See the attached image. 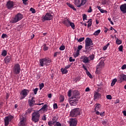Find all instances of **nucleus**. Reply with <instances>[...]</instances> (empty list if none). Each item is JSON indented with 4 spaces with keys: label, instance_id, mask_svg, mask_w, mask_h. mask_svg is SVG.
I'll return each instance as SVG.
<instances>
[{
    "label": "nucleus",
    "instance_id": "obj_1",
    "mask_svg": "<svg viewBox=\"0 0 126 126\" xmlns=\"http://www.w3.org/2000/svg\"><path fill=\"white\" fill-rule=\"evenodd\" d=\"M93 41L92 39L89 37H87L85 40V50H84L83 52L86 54H88L90 51L92 50L91 47H93Z\"/></svg>",
    "mask_w": 126,
    "mask_h": 126
},
{
    "label": "nucleus",
    "instance_id": "obj_2",
    "mask_svg": "<svg viewBox=\"0 0 126 126\" xmlns=\"http://www.w3.org/2000/svg\"><path fill=\"white\" fill-rule=\"evenodd\" d=\"M40 117H41V115H40V112L39 111H34L32 115V120L33 122V123H38L39 120H40Z\"/></svg>",
    "mask_w": 126,
    "mask_h": 126
},
{
    "label": "nucleus",
    "instance_id": "obj_3",
    "mask_svg": "<svg viewBox=\"0 0 126 126\" xmlns=\"http://www.w3.org/2000/svg\"><path fill=\"white\" fill-rule=\"evenodd\" d=\"M81 111V110L79 108L72 109L70 112V116L72 117V118H75L76 117H77V116L80 115Z\"/></svg>",
    "mask_w": 126,
    "mask_h": 126
},
{
    "label": "nucleus",
    "instance_id": "obj_4",
    "mask_svg": "<svg viewBox=\"0 0 126 126\" xmlns=\"http://www.w3.org/2000/svg\"><path fill=\"white\" fill-rule=\"evenodd\" d=\"M54 18V15L51 14V13H47L45 16H43L41 17V20L42 22L45 21H50Z\"/></svg>",
    "mask_w": 126,
    "mask_h": 126
},
{
    "label": "nucleus",
    "instance_id": "obj_5",
    "mask_svg": "<svg viewBox=\"0 0 126 126\" xmlns=\"http://www.w3.org/2000/svg\"><path fill=\"white\" fill-rule=\"evenodd\" d=\"M22 18H23V15L20 14V13H19L15 16V17L13 19H12L10 21V23H16V22H18V21H20V20H21Z\"/></svg>",
    "mask_w": 126,
    "mask_h": 126
},
{
    "label": "nucleus",
    "instance_id": "obj_6",
    "mask_svg": "<svg viewBox=\"0 0 126 126\" xmlns=\"http://www.w3.org/2000/svg\"><path fill=\"white\" fill-rule=\"evenodd\" d=\"M21 70V68H20V65L19 63H17L14 65L13 67V72L14 74H19L20 73V71Z\"/></svg>",
    "mask_w": 126,
    "mask_h": 126
},
{
    "label": "nucleus",
    "instance_id": "obj_7",
    "mask_svg": "<svg viewBox=\"0 0 126 126\" xmlns=\"http://www.w3.org/2000/svg\"><path fill=\"white\" fill-rule=\"evenodd\" d=\"M88 0H75L74 4L77 7H81L82 5H84Z\"/></svg>",
    "mask_w": 126,
    "mask_h": 126
},
{
    "label": "nucleus",
    "instance_id": "obj_8",
    "mask_svg": "<svg viewBox=\"0 0 126 126\" xmlns=\"http://www.w3.org/2000/svg\"><path fill=\"white\" fill-rule=\"evenodd\" d=\"M29 92H30V91L29 90L26 89L23 90L20 93V95H21V96L20 97V99L23 100V99H24L25 97L28 95V93H29Z\"/></svg>",
    "mask_w": 126,
    "mask_h": 126
},
{
    "label": "nucleus",
    "instance_id": "obj_9",
    "mask_svg": "<svg viewBox=\"0 0 126 126\" xmlns=\"http://www.w3.org/2000/svg\"><path fill=\"white\" fill-rule=\"evenodd\" d=\"M13 116L12 115H10L7 117H5V119H4V126H7L8 125H9V122H11L12 120H13Z\"/></svg>",
    "mask_w": 126,
    "mask_h": 126
},
{
    "label": "nucleus",
    "instance_id": "obj_10",
    "mask_svg": "<svg viewBox=\"0 0 126 126\" xmlns=\"http://www.w3.org/2000/svg\"><path fill=\"white\" fill-rule=\"evenodd\" d=\"M69 124L70 126H77V120L75 118H71L69 119Z\"/></svg>",
    "mask_w": 126,
    "mask_h": 126
},
{
    "label": "nucleus",
    "instance_id": "obj_11",
    "mask_svg": "<svg viewBox=\"0 0 126 126\" xmlns=\"http://www.w3.org/2000/svg\"><path fill=\"white\" fill-rule=\"evenodd\" d=\"M47 111L48 104H45L39 110L37 111V112H38V113H40H40L43 114V113H45V112H47Z\"/></svg>",
    "mask_w": 126,
    "mask_h": 126
},
{
    "label": "nucleus",
    "instance_id": "obj_12",
    "mask_svg": "<svg viewBox=\"0 0 126 126\" xmlns=\"http://www.w3.org/2000/svg\"><path fill=\"white\" fill-rule=\"evenodd\" d=\"M6 6L8 9H11V8H13V6H14L13 1H8L6 3Z\"/></svg>",
    "mask_w": 126,
    "mask_h": 126
},
{
    "label": "nucleus",
    "instance_id": "obj_13",
    "mask_svg": "<svg viewBox=\"0 0 126 126\" xmlns=\"http://www.w3.org/2000/svg\"><path fill=\"white\" fill-rule=\"evenodd\" d=\"M79 93L77 91H73V95L71 97V99H75V98H77V97H80Z\"/></svg>",
    "mask_w": 126,
    "mask_h": 126
},
{
    "label": "nucleus",
    "instance_id": "obj_14",
    "mask_svg": "<svg viewBox=\"0 0 126 126\" xmlns=\"http://www.w3.org/2000/svg\"><path fill=\"white\" fill-rule=\"evenodd\" d=\"M104 65L105 63H104V61H100L98 64L97 65L96 70H98V68H102V67H104Z\"/></svg>",
    "mask_w": 126,
    "mask_h": 126
},
{
    "label": "nucleus",
    "instance_id": "obj_15",
    "mask_svg": "<svg viewBox=\"0 0 126 126\" xmlns=\"http://www.w3.org/2000/svg\"><path fill=\"white\" fill-rule=\"evenodd\" d=\"M120 10L123 13H126V3H124L121 5Z\"/></svg>",
    "mask_w": 126,
    "mask_h": 126
},
{
    "label": "nucleus",
    "instance_id": "obj_16",
    "mask_svg": "<svg viewBox=\"0 0 126 126\" xmlns=\"http://www.w3.org/2000/svg\"><path fill=\"white\" fill-rule=\"evenodd\" d=\"M81 59L83 60V63H88L90 62L88 58L85 56H82Z\"/></svg>",
    "mask_w": 126,
    "mask_h": 126
},
{
    "label": "nucleus",
    "instance_id": "obj_17",
    "mask_svg": "<svg viewBox=\"0 0 126 126\" xmlns=\"http://www.w3.org/2000/svg\"><path fill=\"white\" fill-rule=\"evenodd\" d=\"M39 63L41 66H44V65H46V58L40 59L39 60Z\"/></svg>",
    "mask_w": 126,
    "mask_h": 126
},
{
    "label": "nucleus",
    "instance_id": "obj_18",
    "mask_svg": "<svg viewBox=\"0 0 126 126\" xmlns=\"http://www.w3.org/2000/svg\"><path fill=\"white\" fill-rule=\"evenodd\" d=\"M35 102L36 101H32V100H30V99H29L28 104L29 105V106L31 108H32V107H34V105H37L36 104L37 103H35Z\"/></svg>",
    "mask_w": 126,
    "mask_h": 126
},
{
    "label": "nucleus",
    "instance_id": "obj_19",
    "mask_svg": "<svg viewBox=\"0 0 126 126\" xmlns=\"http://www.w3.org/2000/svg\"><path fill=\"white\" fill-rule=\"evenodd\" d=\"M10 61H11V56H6L4 59L5 63H10Z\"/></svg>",
    "mask_w": 126,
    "mask_h": 126
},
{
    "label": "nucleus",
    "instance_id": "obj_20",
    "mask_svg": "<svg viewBox=\"0 0 126 126\" xmlns=\"http://www.w3.org/2000/svg\"><path fill=\"white\" fill-rule=\"evenodd\" d=\"M70 23V21L69 20L66 19L63 21V24L65 25L67 27H69V24Z\"/></svg>",
    "mask_w": 126,
    "mask_h": 126
},
{
    "label": "nucleus",
    "instance_id": "obj_21",
    "mask_svg": "<svg viewBox=\"0 0 126 126\" xmlns=\"http://www.w3.org/2000/svg\"><path fill=\"white\" fill-rule=\"evenodd\" d=\"M99 97H101V94L97 92L94 93V99H98Z\"/></svg>",
    "mask_w": 126,
    "mask_h": 126
},
{
    "label": "nucleus",
    "instance_id": "obj_22",
    "mask_svg": "<svg viewBox=\"0 0 126 126\" xmlns=\"http://www.w3.org/2000/svg\"><path fill=\"white\" fill-rule=\"evenodd\" d=\"M69 103L71 106H76V105H77V100L75 101H73V100H70Z\"/></svg>",
    "mask_w": 126,
    "mask_h": 126
},
{
    "label": "nucleus",
    "instance_id": "obj_23",
    "mask_svg": "<svg viewBox=\"0 0 126 126\" xmlns=\"http://www.w3.org/2000/svg\"><path fill=\"white\" fill-rule=\"evenodd\" d=\"M120 77H121L120 78L121 80L123 81H126V75H125V74L121 75Z\"/></svg>",
    "mask_w": 126,
    "mask_h": 126
},
{
    "label": "nucleus",
    "instance_id": "obj_24",
    "mask_svg": "<svg viewBox=\"0 0 126 126\" xmlns=\"http://www.w3.org/2000/svg\"><path fill=\"white\" fill-rule=\"evenodd\" d=\"M61 71L63 73V74H66L67 72H68V71L65 68H61Z\"/></svg>",
    "mask_w": 126,
    "mask_h": 126
},
{
    "label": "nucleus",
    "instance_id": "obj_25",
    "mask_svg": "<svg viewBox=\"0 0 126 126\" xmlns=\"http://www.w3.org/2000/svg\"><path fill=\"white\" fill-rule=\"evenodd\" d=\"M88 24V28H89V27H91V26L92 25V19H90L89 20V21L87 22Z\"/></svg>",
    "mask_w": 126,
    "mask_h": 126
},
{
    "label": "nucleus",
    "instance_id": "obj_26",
    "mask_svg": "<svg viewBox=\"0 0 126 126\" xmlns=\"http://www.w3.org/2000/svg\"><path fill=\"white\" fill-rule=\"evenodd\" d=\"M101 32L100 30H98L97 31H96L93 34L94 36H98L99 34H100V32Z\"/></svg>",
    "mask_w": 126,
    "mask_h": 126
},
{
    "label": "nucleus",
    "instance_id": "obj_27",
    "mask_svg": "<svg viewBox=\"0 0 126 126\" xmlns=\"http://www.w3.org/2000/svg\"><path fill=\"white\" fill-rule=\"evenodd\" d=\"M45 63H46V65H49V64L52 63V60L51 59L49 60L45 58Z\"/></svg>",
    "mask_w": 126,
    "mask_h": 126
},
{
    "label": "nucleus",
    "instance_id": "obj_28",
    "mask_svg": "<svg viewBox=\"0 0 126 126\" xmlns=\"http://www.w3.org/2000/svg\"><path fill=\"white\" fill-rule=\"evenodd\" d=\"M95 105H96V106L94 108V110H95V111L96 112V111H98V110L100 109V104L96 103Z\"/></svg>",
    "mask_w": 126,
    "mask_h": 126
},
{
    "label": "nucleus",
    "instance_id": "obj_29",
    "mask_svg": "<svg viewBox=\"0 0 126 126\" xmlns=\"http://www.w3.org/2000/svg\"><path fill=\"white\" fill-rule=\"evenodd\" d=\"M42 47L43 48V51H48V50H49V47L47 46L46 44H44Z\"/></svg>",
    "mask_w": 126,
    "mask_h": 126
},
{
    "label": "nucleus",
    "instance_id": "obj_30",
    "mask_svg": "<svg viewBox=\"0 0 126 126\" xmlns=\"http://www.w3.org/2000/svg\"><path fill=\"white\" fill-rule=\"evenodd\" d=\"M87 75H88V76H89V77H90V78H93V77H92V75L91 74V73H90V72L88 71V70L87 71H86Z\"/></svg>",
    "mask_w": 126,
    "mask_h": 126
},
{
    "label": "nucleus",
    "instance_id": "obj_31",
    "mask_svg": "<svg viewBox=\"0 0 126 126\" xmlns=\"http://www.w3.org/2000/svg\"><path fill=\"white\" fill-rule=\"evenodd\" d=\"M7 55V51L6 50H3L1 53V56L5 57Z\"/></svg>",
    "mask_w": 126,
    "mask_h": 126
},
{
    "label": "nucleus",
    "instance_id": "obj_32",
    "mask_svg": "<svg viewBox=\"0 0 126 126\" xmlns=\"http://www.w3.org/2000/svg\"><path fill=\"white\" fill-rule=\"evenodd\" d=\"M117 81V78H115L112 80V82L111 84V86H114L116 84V82Z\"/></svg>",
    "mask_w": 126,
    "mask_h": 126
},
{
    "label": "nucleus",
    "instance_id": "obj_33",
    "mask_svg": "<svg viewBox=\"0 0 126 126\" xmlns=\"http://www.w3.org/2000/svg\"><path fill=\"white\" fill-rule=\"evenodd\" d=\"M69 26H71L72 29H75V25L74 23L70 22Z\"/></svg>",
    "mask_w": 126,
    "mask_h": 126
},
{
    "label": "nucleus",
    "instance_id": "obj_34",
    "mask_svg": "<svg viewBox=\"0 0 126 126\" xmlns=\"http://www.w3.org/2000/svg\"><path fill=\"white\" fill-rule=\"evenodd\" d=\"M116 42L117 45H121L122 43V40L119 39V38H117Z\"/></svg>",
    "mask_w": 126,
    "mask_h": 126
},
{
    "label": "nucleus",
    "instance_id": "obj_35",
    "mask_svg": "<svg viewBox=\"0 0 126 126\" xmlns=\"http://www.w3.org/2000/svg\"><path fill=\"white\" fill-rule=\"evenodd\" d=\"M110 46V43H107L105 46H104L103 48V51H106L108 47Z\"/></svg>",
    "mask_w": 126,
    "mask_h": 126
},
{
    "label": "nucleus",
    "instance_id": "obj_36",
    "mask_svg": "<svg viewBox=\"0 0 126 126\" xmlns=\"http://www.w3.org/2000/svg\"><path fill=\"white\" fill-rule=\"evenodd\" d=\"M81 79V78H80V76H78L75 78V82H77V81H80V80Z\"/></svg>",
    "mask_w": 126,
    "mask_h": 126
},
{
    "label": "nucleus",
    "instance_id": "obj_37",
    "mask_svg": "<svg viewBox=\"0 0 126 126\" xmlns=\"http://www.w3.org/2000/svg\"><path fill=\"white\" fill-rule=\"evenodd\" d=\"M64 101V96L63 95H60V102H63Z\"/></svg>",
    "mask_w": 126,
    "mask_h": 126
},
{
    "label": "nucleus",
    "instance_id": "obj_38",
    "mask_svg": "<svg viewBox=\"0 0 126 126\" xmlns=\"http://www.w3.org/2000/svg\"><path fill=\"white\" fill-rule=\"evenodd\" d=\"M38 90H39V88H36L33 90V93H34V95L37 94V92H38Z\"/></svg>",
    "mask_w": 126,
    "mask_h": 126
},
{
    "label": "nucleus",
    "instance_id": "obj_39",
    "mask_svg": "<svg viewBox=\"0 0 126 126\" xmlns=\"http://www.w3.org/2000/svg\"><path fill=\"white\" fill-rule=\"evenodd\" d=\"M89 58L91 60V61H93V60H94V59H95V55H91L89 56Z\"/></svg>",
    "mask_w": 126,
    "mask_h": 126
},
{
    "label": "nucleus",
    "instance_id": "obj_40",
    "mask_svg": "<svg viewBox=\"0 0 126 126\" xmlns=\"http://www.w3.org/2000/svg\"><path fill=\"white\" fill-rule=\"evenodd\" d=\"M123 49H124V46L123 45H120L118 48L119 52H123Z\"/></svg>",
    "mask_w": 126,
    "mask_h": 126
},
{
    "label": "nucleus",
    "instance_id": "obj_41",
    "mask_svg": "<svg viewBox=\"0 0 126 126\" xmlns=\"http://www.w3.org/2000/svg\"><path fill=\"white\" fill-rule=\"evenodd\" d=\"M44 86H45L44 85V83H42L41 84H39V89H40V90L43 89V88H44Z\"/></svg>",
    "mask_w": 126,
    "mask_h": 126
},
{
    "label": "nucleus",
    "instance_id": "obj_42",
    "mask_svg": "<svg viewBox=\"0 0 126 126\" xmlns=\"http://www.w3.org/2000/svg\"><path fill=\"white\" fill-rule=\"evenodd\" d=\"M83 19L84 21V20H87V15L84 14L83 15Z\"/></svg>",
    "mask_w": 126,
    "mask_h": 126
},
{
    "label": "nucleus",
    "instance_id": "obj_43",
    "mask_svg": "<svg viewBox=\"0 0 126 126\" xmlns=\"http://www.w3.org/2000/svg\"><path fill=\"white\" fill-rule=\"evenodd\" d=\"M85 39V38L84 37H82V38H79V39H77V40L78 42H83V41H84Z\"/></svg>",
    "mask_w": 126,
    "mask_h": 126
},
{
    "label": "nucleus",
    "instance_id": "obj_44",
    "mask_svg": "<svg viewBox=\"0 0 126 126\" xmlns=\"http://www.w3.org/2000/svg\"><path fill=\"white\" fill-rule=\"evenodd\" d=\"M59 49L60 51H63L65 49V46L64 45H62Z\"/></svg>",
    "mask_w": 126,
    "mask_h": 126
},
{
    "label": "nucleus",
    "instance_id": "obj_45",
    "mask_svg": "<svg viewBox=\"0 0 126 126\" xmlns=\"http://www.w3.org/2000/svg\"><path fill=\"white\" fill-rule=\"evenodd\" d=\"M73 99H74L71 100L74 102L77 100V103H78V100H79V99H80V97H77L73 98Z\"/></svg>",
    "mask_w": 126,
    "mask_h": 126
},
{
    "label": "nucleus",
    "instance_id": "obj_46",
    "mask_svg": "<svg viewBox=\"0 0 126 126\" xmlns=\"http://www.w3.org/2000/svg\"><path fill=\"white\" fill-rule=\"evenodd\" d=\"M30 10H31V11H32V13H36V10H35V9H34L32 7L30 8Z\"/></svg>",
    "mask_w": 126,
    "mask_h": 126
},
{
    "label": "nucleus",
    "instance_id": "obj_47",
    "mask_svg": "<svg viewBox=\"0 0 126 126\" xmlns=\"http://www.w3.org/2000/svg\"><path fill=\"white\" fill-rule=\"evenodd\" d=\"M106 98L108 100H112V95L108 94L106 95Z\"/></svg>",
    "mask_w": 126,
    "mask_h": 126
},
{
    "label": "nucleus",
    "instance_id": "obj_48",
    "mask_svg": "<svg viewBox=\"0 0 126 126\" xmlns=\"http://www.w3.org/2000/svg\"><path fill=\"white\" fill-rule=\"evenodd\" d=\"M69 61L70 63H71L72 62H75V59H72V57H70L69 59Z\"/></svg>",
    "mask_w": 126,
    "mask_h": 126
},
{
    "label": "nucleus",
    "instance_id": "obj_49",
    "mask_svg": "<svg viewBox=\"0 0 126 126\" xmlns=\"http://www.w3.org/2000/svg\"><path fill=\"white\" fill-rule=\"evenodd\" d=\"M54 126H62V124L59 122H57L56 124L54 125Z\"/></svg>",
    "mask_w": 126,
    "mask_h": 126
},
{
    "label": "nucleus",
    "instance_id": "obj_50",
    "mask_svg": "<svg viewBox=\"0 0 126 126\" xmlns=\"http://www.w3.org/2000/svg\"><path fill=\"white\" fill-rule=\"evenodd\" d=\"M92 11H93L92 7H91V6H90L89 7V8L88 10V12L91 13Z\"/></svg>",
    "mask_w": 126,
    "mask_h": 126
},
{
    "label": "nucleus",
    "instance_id": "obj_51",
    "mask_svg": "<svg viewBox=\"0 0 126 126\" xmlns=\"http://www.w3.org/2000/svg\"><path fill=\"white\" fill-rule=\"evenodd\" d=\"M32 111H33V109L32 108L28 109L27 111L28 114H31V112H32Z\"/></svg>",
    "mask_w": 126,
    "mask_h": 126
},
{
    "label": "nucleus",
    "instance_id": "obj_52",
    "mask_svg": "<svg viewBox=\"0 0 126 126\" xmlns=\"http://www.w3.org/2000/svg\"><path fill=\"white\" fill-rule=\"evenodd\" d=\"M53 108L54 109H57L58 108V104L57 103H54L53 104Z\"/></svg>",
    "mask_w": 126,
    "mask_h": 126
},
{
    "label": "nucleus",
    "instance_id": "obj_53",
    "mask_svg": "<svg viewBox=\"0 0 126 126\" xmlns=\"http://www.w3.org/2000/svg\"><path fill=\"white\" fill-rule=\"evenodd\" d=\"M7 37V35L6 34L3 33L1 35V38L2 39H4V38H6Z\"/></svg>",
    "mask_w": 126,
    "mask_h": 126
},
{
    "label": "nucleus",
    "instance_id": "obj_54",
    "mask_svg": "<svg viewBox=\"0 0 126 126\" xmlns=\"http://www.w3.org/2000/svg\"><path fill=\"white\" fill-rule=\"evenodd\" d=\"M99 11H100V12L101 13H107V10H104V9H100V10Z\"/></svg>",
    "mask_w": 126,
    "mask_h": 126
},
{
    "label": "nucleus",
    "instance_id": "obj_55",
    "mask_svg": "<svg viewBox=\"0 0 126 126\" xmlns=\"http://www.w3.org/2000/svg\"><path fill=\"white\" fill-rule=\"evenodd\" d=\"M68 97L71 96V90H69V91L68 92Z\"/></svg>",
    "mask_w": 126,
    "mask_h": 126
},
{
    "label": "nucleus",
    "instance_id": "obj_56",
    "mask_svg": "<svg viewBox=\"0 0 126 126\" xmlns=\"http://www.w3.org/2000/svg\"><path fill=\"white\" fill-rule=\"evenodd\" d=\"M48 125L49 126H53V123H52V121H49L48 122Z\"/></svg>",
    "mask_w": 126,
    "mask_h": 126
},
{
    "label": "nucleus",
    "instance_id": "obj_57",
    "mask_svg": "<svg viewBox=\"0 0 126 126\" xmlns=\"http://www.w3.org/2000/svg\"><path fill=\"white\" fill-rule=\"evenodd\" d=\"M82 48H83V47L82 46V45H79L78 46V49L77 50H79L80 51H81V49H82Z\"/></svg>",
    "mask_w": 126,
    "mask_h": 126
},
{
    "label": "nucleus",
    "instance_id": "obj_58",
    "mask_svg": "<svg viewBox=\"0 0 126 126\" xmlns=\"http://www.w3.org/2000/svg\"><path fill=\"white\" fill-rule=\"evenodd\" d=\"M109 21L110 22L111 24H112V25H114V22H113V21H112L111 18H108Z\"/></svg>",
    "mask_w": 126,
    "mask_h": 126
},
{
    "label": "nucleus",
    "instance_id": "obj_59",
    "mask_svg": "<svg viewBox=\"0 0 126 126\" xmlns=\"http://www.w3.org/2000/svg\"><path fill=\"white\" fill-rule=\"evenodd\" d=\"M122 69H126V64H125L124 65H123V66L121 67Z\"/></svg>",
    "mask_w": 126,
    "mask_h": 126
},
{
    "label": "nucleus",
    "instance_id": "obj_60",
    "mask_svg": "<svg viewBox=\"0 0 126 126\" xmlns=\"http://www.w3.org/2000/svg\"><path fill=\"white\" fill-rule=\"evenodd\" d=\"M105 112H103L102 113H99L100 116H101V117H104V116H105Z\"/></svg>",
    "mask_w": 126,
    "mask_h": 126
},
{
    "label": "nucleus",
    "instance_id": "obj_61",
    "mask_svg": "<svg viewBox=\"0 0 126 126\" xmlns=\"http://www.w3.org/2000/svg\"><path fill=\"white\" fill-rule=\"evenodd\" d=\"M71 66V65H67L66 66H65V69H67L69 68Z\"/></svg>",
    "mask_w": 126,
    "mask_h": 126
},
{
    "label": "nucleus",
    "instance_id": "obj_62",
    "mask_svg": "<svg viewBox=\"0 0 126 126\" xmlns=\"http://www.w3.org/2000/svg\"><path fill=\"white\" fill-rule=\"evenodd\" d=\"M58 54H59V52H56L54 53V58H56V57H57V56H58Z\"/></svg>",
    "mask_w": 126,
    "mask_h": 126
},
{
    "label": "nucleus",
    "instance_id": "obj_63",
    "mask_svg": "<svg viewBox=\"0 0 126 126\" xmlns=\"http://www.w3.org/2000/svg\"><path fill=\"white\" fill-rule=\"evenodd\" d=\"M107 3V1L106 0H104L102 2V4L103 5L106 4Z\"/></svg>",
    "mask_w": 126,
    "mask_h": 126
},
{
    "label": "nucleus",
    "instance_id": "obj_64",
    "mask_svg": "<svg viewBox=\"0 0 126 126\" xmlns=\"http://www.w3.org/2000/svg\"><path fill=\"white\" fill-rule=\"evenodd\" d=\"M20 126H26L25 123H20Z\"/></svg>",
    "mask_w": 126,
    "mask_h": 126
}]
</instances>
